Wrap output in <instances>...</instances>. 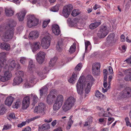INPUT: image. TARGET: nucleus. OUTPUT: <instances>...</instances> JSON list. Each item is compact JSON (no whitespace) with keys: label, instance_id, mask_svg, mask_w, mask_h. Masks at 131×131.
I'll return each mask as SVG.
<instances>
[{"label":"nucleus","instance_id":"f257e3e1","mask_svg":"<svg viewBox=\"0 0 131 131\" xmlns=\"http://www.w3.org/2000/svg\"><path fill=\"white\" fill-rule=\"evenodd\" d=\"M93 81V78L91 75L87 76L85 80L80 78L76 86L78 93L82 94L83 93V89H85V93H89L90 91L91 85Z\"/></svg>","mask_w":131,"mask_h":131},{"label":"nucleus","instance_id":"f03ea898","mask_svg":"<svg viewBox=\"0 0 131 131\" xmlns=\"http://www.w3.org/2000/svg\"><path fill=\"white\" fill-rule=\"evenodd\" d=\"M16 24V21L13 19L10 20L7 24L8 26L5 28V32L4 34L3 38H4L3 40L7 41V39H10L13 37L14 29V27Z\"/></svg>","mask_w":131,"mask_h":131},{"label":"nucleus","instance_id":"7ed1b4c3","mask_svg":"<svg viewBox=\"0 0 131 131\" xmlns=\"http://www.w3.org/2000/svg\"><path fill=\"white\" fill-rule=\"evenodd\" d=\"M76 102V99L71 96L68 97L64 102L62 108L64 112H66L70 110L74 105Z\"/></svg>","mask_w":131,"mask_h":131},{"label":"nucleus","instance_id":"20e7f679","mask_svg":"<svg viewBox=\"0 0 131 131\" xmlns=\"http://www.w3.org/2000/svg\"><path fill=\"white\" fill-rule=\"evenodd\" d=\"M51 36L50 34L47 33L45 37L41 39V45L43 48L47 49L50 46L51 40Z\"/></svg>","mask_w":131,"mask_h":131},{"label":"nucleus","instance_id":"39448f33","mask_svg":"<svg viewBox=\"0 0 131 131\" xmlns=\"http://www.w3.org/2000/svg\"><path fill=\"white\" fill-rule=\"evenodd\" d=\"M38 20L36 19L33 15H30L27 19V24L28 27L31 28L37 25Z\"/></svg>","mask_w":131,"mask_h":131},{"label":"nucleus","instance_id":"423d86ee","mask_svg":"<svg viewBox=\"0 0 131 131\" xmlns=\"http://www.w3.org/2000/svg\"><path fill=\"white\" fill-rule=\"evenodd\" d=\"M9 66L6 64V66L4 67L5 69L8 68V69L12 70L15 68L16 69H18L20 68V65L19 63L16 64L15 61L14 60H10L8 61Z\"/></svg>","mask_w":131,"mask_h":131},{"label":"nucleus","instance_id":"0eeeda50","mask_svg":"<svg viewBox=\"0 0 131 131\" xmlns=\"http://www.w3.org/2000/svg\"><path fill=\"white\" fill-rule=\"evenodd\" d=\"M108 33V30L107 27L105 26H101L97 34L98 37L101 38L105 37Z\"/></svg>","mask_w":131,"mask_h":131},{"label":"nucleus","instance_id":"6e6552de","mask_svg":"<svg viewBox=\"0 0 131 131\" xmlns=\"http://www.w3.org/2000/svg\"><path fill=\"white\" fill-rule=\"evenodd\" d=\"M73 8V6L71 4H69L64 6L62 12L63 16L66 18H67L70 14Z\"/></svg>","mask_w":131,"mask_h":131},{"label":"nucleus","instance_id":"1a4fd4ad","mask_svg":"<svg viewBox=\"0 0 131 131\" xmlns=\"http://www.w3.org/2000/svg\"><path fill=\"white\" fill-rule=\"evenodd\" d=\"M101 65L100 63H93L92 66V73L94 75H98L100 74Z\"/></svg>","mask_w":131,"mask_h":131},{"label":"nucleus","instance_id":"9d476101","mask_svg":"<svg viewBox=\"0 0 131 131\" xmlns=\"http://www.w3.org/2000/svg\"><path fill=\"white\" fill-rule=\"evenodd\" d=\"M46 53L40 51L36 55V59L39 63L41 64L44 61Z\"/></svg>","mask_w":131,"mask_h":131},{"label":"nucleus","instance_id":"9b49d317","mask_svg":"<svg viewBox=\"0 0 131 131\" xmlns=\"http://www.w3.org/2000/svg\"><path fill=\"white\" fill-rule=\"evenodd\" d=\"M6 55V53L4 52L0 53V72L2 70V67L6 64L5 58Z\"/></svg>","mask_w":131,"mask_h":131},{"label":"nucleus","instance_id":"f8f14e48","mask_svg":"<svg viewBox=\"0 0 131 131\" xmlns=\"http://www.w3.org/2000/svg\"><path fill=\"white\" fill-rule=\"evenodd\" d=\"M46 108L45 104L43 103H41L39 104L38 106H36L34 110V112L37 113L43 112Z\"/></svg>","mask_w":131,"mask_h":131},{"label":"nucleus","instance_id":"ddd939ff","mask_svg":"<svg viewBox=\"0 0 131 131\" xmlns=\"http://www.w3.org/2000/svg\"><path fill=\"white\" fill-rule=\"evenodd\" d=\"M121 96L123 97H129L131 96V88L127 87L121 93Z\"/></svg>","mask_w":131,"mask_h":131},{"label":"nucleus","instance_id":"4468645a","mask_svg":"<svg viewBox=\"0 0 131 131\" xmlns=\"http://www.w3.org/2000/svg\"><path fill=\"white\" fill-rule=\"evenodd\" d=\"M49 71V69L46 67H45L41 70L40 71H37L36 72L37 74L40 77L43 79H44L46 78L45 74Z\"/></svg>","mask_w":131,"mask_h":131},{"label":"nucleus","instance_id":"2eb2a0df","mask_svg":"<svg viewBox=\"0 0 131 131\" xmlns=\"http://www.w3.org/2000/svg\"><path fill=\"white\" fill-rule=\"evenodd\" d=\"M40 44L39 42H35L31 45V48L32 51L34 52L40 49Z\"/></svg>","mask_w":131,"mask_h":131},{"label":"nucleus","instance_id":"dca6fc26","mask_svg":"<svg viewBox=\"0 0 131 131\" xmlns=\"http://www.w3.org/2000/svg\"><path fill=\"white\" fill-rule=\"evenodd\" d=\"M52 29L53 33L56 35H58L60 33L59 27L57 24H54L52 25Z\"/></svg>","mask_w":131,"mask_h":131},{"label":"nucleus","instance_id":"f3484780","mask_svg":"<svg viewBox=\"0 0 131 131\" xmlns=\"http://www.w3.org/2000/svg\"><path fill=\"white\" fill-rule=\"evenodd\" d=\"M56 98V96L54 95H48L47 96V103L49 104H51L53 103L54 101H55Z\"/></svg>","mask_w":131,"mask_h":131},{"label":"nucleus","instance_id":"a211bd4d","mask_svg":"<svg viewBox=\"0 0 131 131\" xmlns=\"http://www.w3.org/2000/svg\"><path fill=\"white\" fill-rule=\"evenodd\" d=\"M38 33L37 31H33L30 32L29 35L30 39H35L38 37Z\"/></svg>","mask_w":131,"mask_h":131},{"label":"nucleus","instance_id":"6ab92c4d","mask_svg":"<svg viewBox=\"0 0 131 131\" xmlns=\"http://www.w3.org/2000/svg\"><path fill=\"white\" fill-rule=\"evenodd\" d=\"M22 78L16 76L14 78L13 83V85L15 86L19 84L22 81Z\"/></svg>","mask_w":131,"mask_h":131},{"label":"nucleus","instance_id":"aec40b11","mask_svg":"<svg viewBox=\"0 0 131 131\" xmlns=\"http://www.w3.org/2000/svg\"><path fill=\"white\" fill-rule=\"evenodd\" d=\"M14 98L12 96L8 97L5 101V104L8 106H10L11 105L13 101Z\"/></svg>","mask_w":131,"mask_h":131},{"label":"nucleus","instance_id":"412c9836","mask_svg":"<svg viewBox=\"0 0 131 131\" xmlns=\"http://www.w3.org/2000/svg\"><path fill=\"white\" fill-rule=\"evenodd\" d=\"M26 13V11L24 10L20 12L18 14V17L19 21H22L23 20Z\"/></svg>","mask_w":131,"mask_h":131},{"label":"nucleus","instance_id":"4be33fe9","mask_svg":"<svg viewBox=\"0 0 131 131\" xmlns=\"http://www.w3.org/2000/svg\"><path fill=\"white\" fill-rule=\"evenodd\" d=\"M107 41L109 44L113 43L114 42V35L113 34H111L108 36L106 39Z\"/></svg>","mask_w":131,"mask_h":131},{"label":"nucleus","instance_id":"5701e85b","mask_svg":"<svg viewBox=\"0 0 131 131\" xmlns=\"http://www.w3.org/2000/svg\"><path fill=\"white\" fill-rule=\"evenodd\" d=\"M55 101L62 104L63 102V95L61 94L58 95L56 97Z\"/></svg>","mask_w":131,"mask_h":131},{"label":"nucleus","instance_id":"b1692460","mask_svg":"<svg viewBox=\"0 0 131 131\" xmlns=\"http://www.w3.org/2000/svg\"><path fill=\"white\" fill-rule=\"evenodd\" d=\"M50 126L49 124L46 123L43 124L40 127H39V130L43 131L50 128Z\"/></svg>","mask_w":131,"mask_h":131},{"label":"nucleus","instance_id":"393cba45","mask_svg":"<svg viewBox=\"0 0 131 131\" xmlns=\"http://www.w3.org/2000/svg\"><path fill=\"white\" fill-rule=\"evenodd\" d=\"M62 105L61 104L55 101L53 105V109L54 111H57L60 108Z\"/></svg>","mask_w":131,"mask_h":131},{"label":"nucleus","instance_id":"a878e982","mask_svg":"<svg viewBox=\"0 0 131 131\" xmlns=\"http://www.w3.org/2000/svg\"><path fill=\"white\" fill-rule=\"evenodd\" d=\"M101 24L100 22H95L89 25L90 28L91 29H93L98 27Z\"/></svg>","mask_w":131,"mask_h":131},{"label":"nucleus","instance_id":"bb28decb","mask_svg":"<svg viewBox=\"0 0 131 131\" xmlns=\"http://www.w3.org/2000/svg\"><path fill=\"white\" fill-rule=\"evenodd\" d=\"M78 73L77 72H74L71 78L68 80V81L70 83H73L74 81L76 80L77 74Z\"/></svg>","mask_w":131,"mask_h":131},{"label":"nucleus","instance_id":"cd10ccee","mask_svg":"<svg viewBox=\"0 0 131 131\" xmlns=\"http://www.w3.org/2000/svg\"><path fill=\"white\" fill-rule=\"evenodd\" d=\"M29 96L32 97L33 100V102L32 105L34 106L35 104L37 103L38 100V98L37 95L34 94H31Z\"/></svg>","mask_w":131,"mask_h":131},{"label":"nucleus","instance_id":"c85d7f7f","mask_svg":"<svg viewBox=\"0 0 131 131\" xmlns=\"http://www.w3.org/2000/svg\"><path fill=\"white\" fill-rule=\"evenodd\" d=\"M5 13L6 15L8 16H11L14 14L13 10L10 8H6Z\"/></svg>","mask_w":131,"mask_h":131},{"label":"nucleus","instance_id":"c756f323","mask_svg":"<svg viewBox=\"0 0 131 131\" xmlns=\"http://www.w3.org/2000/svg\"><path fill=\"white\" fill-rule=\"evenodd\" d=\"M7 81L9 80L12 77V74L9 71H6L4 75Z\"/></svg>","mask_w":131,"mask_h":131},{"label":"nucleus","instance_id":"7c9ffc66","mask_svg":"<svg viewBox=\"0 0 131 131\" xmlns=\"http://www.w3.org/2000/svg\"><path fill=\"white\" fill-rule=\"evenodd\" d=\"M29 82L31 83L34 84L36 83V77L34 74L30 76L29 79Z\"/></svg>","mask_w":131,"mask_h":131},{"label":"nucleus","instance_id":"2f4dec72","mask_svg":"<svg viewBox=\"0 0 131 131\" xmlns=\"http://www.w3.org/2000/svg\"><path fill=\"white\" fill-rule=\"evenodd\" d=\"M48 88L46 86H44L40 90V94L41 96L43 95V93H46L47 92Z\"/></svg>","mask_w":131,"mask_h":131},{"label":"nucleus","instance_id":"473e14b6","mask_svg":"<svg viewBox=\"0 0 131 131\" xmlns=\"http://www.w3.org/2000/svg\"><path fill=\"white\" fill-rule=\"evenodd\" d=\"M99 108H100V110L102 111V113H99V115L100 116L108 117L110 115H111V114L110 112H108V114H105L104 113L105 112L103 109L102 108H100V107H99Z\"/></svg>","mask_w":131,"mask_h":131},{"label":"nucleus","instance_id":"72a5a7b5","mask_svg":"<svg viewBox=\"0 0 131 131\" xmlns=\"http://www.w3.org/2000/svg\"><path fill=\"white\" fill-rule=\"evenodd\" d=\"M34 66L35 65L33 63L32 61H30L28 66V70L30 71H31L34 68Z\"/></svg>","mask_w":131,"mask_h":131},{"label":"nucleus","instance_id":"f704fd0d","mask_svg":"<svg viewBox=\"0 0 131 131\" xmlns=\"http://www.w3.org/2000/svg\"><path fill=\"white\" fill-rule=\"evenodd\" d=\"M57 60V58L56 57H54L52 58L49 62V66L53 67L54 65Z\"/></svg>","mask_w":131,"mask_h":131},{"label":"nucleus","instance_id":"c9c22d12","mask_svg":"<svg viewBox=\"0 0 131 131\" xmlns=\"http://www.w3.org/2000/svg\"><path fill=\"white\" fill-rule=\"evenodd\" d=\"M95 96L99 99H101L103 98L104 96V95L100 93L98 90L96 91Z\"/></svg>","mask_w":131,"mask_h":131},{"label":"nucleus","instance_id":"e433bc0d","mask_svg":"<svg viewBox=\"0 0 131 131\" xmlns=\"http://www.w3.org/2000/svg\"><path fill=\"white\" fill-rule=\"evenodd\" d=\"M76 48L75 44L73 43V45H72L69 50V52L71 53H72L74 52Z\"/></svg>","mask_w":131,"mask_h":131},{"label":"nucleus","instance_id":"4c0bfd02","mask_svg":"<svg viewBox=\"0 0 131 131\" xmlns=\"http://www.w3.org/2000/svg\"><path fill=\"white\" fill-rule=\"evenodd\" d=\"M27 58L24 57H21L20 58V61L22 64L24 65L27 62Z\"/></svg>","mask_w":131,"mask_h":131},{"label":"nucleus","instance_id":"58836bf2","mask_svg":"<svg viewBox=\"0 0 131 131\" xmlns=\"http://www.w3.org/2000/svg\"><path fill=\"white\" fill-rule=\"evenodd\" d=\"M80 12L78 10L74 9L73 10L71 13V15L75 17L79 15Z\"/></svg>","mask_w":131,"mask_h":131},{"label":"nucleus","instance_id":"ea45409f","mask_svg":"<svg viewBox=\"0 0 131 131\" xmlns=\"http://www.w3.org/2000/svg\"><path fill=\"white\" fill-rule=\"evenodd\" d=\"M59 4H57L51 8L52 11L53 12H56L58 11L59 9Z\"/></svg>","mask_w":131,"mask_h":131},{"label":"nucleus","instance_id":"a19ab883","mask_svg":"<svg viewBox=\"0 0 131 131\" xmlns=\"http://www.w3.org/2000/svg\"><path fill=\"white\" fill-rule=\"evenodd\" d=\"M82 67V65L81 63H79L75 67L74 70L75 71V72H77V71H80ZM77 73H78V72Z\"/></svg>","mask_w":131,"mask_h":131},{"label":"nucleus","instance_id":"79ce46f5","mask_svg":"<svg viewBox=\"0 0 131 131\" xmlns=\"http://www.w3.org/2000/svg\"><path fill=\"white\" fill-rule=\"evenodd\" d=\"M62 40H59L56 46V48L57 49L59 50L62 47Z\"/></svg>","mask_w":131,"mask_h":131},{"label":"nucleus","instance_id":"37998d69","mask_svg":"<svg viewBox=\"0 0 131 131\" xmlns=\"http://www.w3.org/2000/svg\"><path fill=\"white\" fill-rule=\"evenodd\" d=\"M29 103L22 101V108L24 110L27 109L29 106Z\"/></svg>","mask_w":131,"mask_h":131},{"label":"nucleus","instance_id":"c03bdc74","mask_svg":"<svg viewBox=\"0 0 131 131\" xmlns=\"http://www.w3.org/2000/svg\"><path fill=\"white\" fill-rule=\"evenodd\" d=\"M45 0H34L32 2L33 4H36L37 6L40 5V3Z\"/></svg>","mask_w":131,"mask_h":131},{"label":"nucleus","instance_id":"a18cd8bd","mask_svg":"<svg viewBox=\"0 0 131 131\" xmlns=\"http://www.w3.org/2000/svg\"><path fill=\"white\" fill-rule=\"evenodd\" d=\"M30 96H27L24 97L22 101L24 102H25L30 104Z\"/></svg>","mask_w":131,"mask_h":131},{"label":"nucleus","instance_id":"49530a36","mask_svg":"<svg viewBox=\"0 0 131 131\" xmlns=\"http://www.w3.org/2000/svg\"><path fill=\"white\" fill-rule=\"evenodd\" d=\"M73 123V121L72 120H69L68 123V126L67 127V129H70Z\"/></svg>","mask_w":131,"mask_h":131},{"label":"nucleus","instance_id":"de8ad7c7","mask_svg":"<svg viewBox=\"0 0 131 131\" xmlns=\"http://www.w3.org/2000/svg\"><path fill=\"white\" fill-rule=\"evenodd\" d=\"M21 102L19 101H16L15 104L12 106V107L14 108H18L19 107Z\"/></svg>","mask_w":131,"mask_h":131},{"label":"nucleus","instance_id":"09e8293b","mask_svg":"<svg viewBox=\"0 0 131 131\" xmlns=\"http://www.w3.org/2000/svg\"><path fill=\"white\" fill-rule=\"evenodd\" d=\"M16 74L17 75V76L19 77H21V78L24 75V73L22 71H18Z\"/></svg>","mask_w":131,"mask_h":131},{"label":"nucleus","instance_id":"8fccbe9b","mask_svg":"<svg viewBox=\"0 0 131 131\" xmlns=\"http://www.w3.org/2000/svg\"><path fill=\"white\" fill-rule=\"evenodd\" d=\"M127 75L124 78V80L126 81H128L131 80V76L130 75V74L127 73L126 74Z\"/></svg>","mask_w":131,"mask_h":131},{"label":"nucleus","instance_id":"3c124183","mask_svg":"<svg viewBox=\"0 0 131 131\" xmlns=\"http://www.w3.org/2000/svg\"><path fill=\"white\" fill-rule=\"evenodd\" d=\"M125 121L126 122V126H129L131 127V123L129 122V118L127 117H126L125 119Z\"/></svg>","mask_w":131,"mask_h":131},{"label":"nucleus","instance_id":"603ef678","mask_svg":"<svg viewBox=\"0 0 131 131\" xmlns=\"http://www.w3.org/2000/svg\"><path fill=\"white\" fill-rule=\"evenodd\" d=\"M15 116L14 113L13 112L10 113L7 118L9 120H10V118L14 119L15 118Z\"/></svg>","mask_w":131,"mask_h":131},{"label":"nucleus","instance_id":"864d4df0","mask_svg":"<svg viewBox=\"0 0 131 131\" xmlns=\"http://www.w3.org/2000/svg\"><path fill=\"white\" fill-rule=\"evenodd\" d=\"M6 109L5 108L0 107V115L4 114L6 111Z\"/></svg>","mask_w":131,"mask_h":131},{"label":"nucleus","instance_id":"5fc2aeb1","mask_svg":"<svg viewBox=\"0 0 131 131\" xmlns=\"http://www.w3.org/2000/svg\"><path fill=\"white\" fill-rule=\"evenodd\" d=\"M50 20L49 19L47 21H43V27L44 28L46 27L47 26V25L50 22Z\"/></svg>","mask_w":131,"mask_h":131},{"label":"nucleus","instance_id":"6e6d98bb","mask_svg":"<svg viewBox=\"0 0 131 131\" xmlns=\"http://www.w3.org/2000/svg\"><path fill=\"white\" fill-rule=\"evenodd\" d=\"M11 125L10 124L5 125L4 126L3 130H7L11 128Z\"/></svg>","mask_w":131,"mask_h":131},{"label":"nucleus","instance_id":"4d7b16f0","mask_svg":"<svg viewBox=\"0 0 131 131\" xmlns=\"http://www.w3.org/2000/svg\"><path fill=\"white\" fill-rule=\"evenodd\" d=\"M90 42L88 41H87L85 42V52H86V51L88 47L90 45Z\"/></svg>","mask_w":131,"mask_h":131},{"label":"nucleus","instance_id":"13d9d810","mask_svg":"<svg viewBox=\"0 0 131 131\" xmlns=\"http://www.w3.org/2000/svg\"><path fill=\"white\" fill-rule=\"evenodd\" d=\"M6 46H4V49H3L6 50L7 51L9 50L10 49V47L9 45L6 43L5 45Z\"/></svg>","mask_w":131,"mask_h":131},{"label":"nucleus","instance_id":"bf43d9fd","mask_svg":"<svg viewBox=\"0 0 131 131\" xmlns=\"http://www.w3.org/2000/svg\"><path fill=\"white\" fill-rule=\"evenodd\" d=\"M6 81H7V80L4 76H0V81L4 82Z\"/></svg>","mask_w":131,"mask_h":131},{"label":"nucleus","instance_id":"052dcab7","mask_svg":"<svg viewBox=\"0 0 131 131\" xmlns=\"http://www.w3.org/2000/svg\"><path fill=\"white\" fill-rule=\"evenodd\" d=\"M124 73L125 74H127V73L129 74L131 76V68H129L124 71Z\"/></svg>","mask_w":131,"mask_h":131},{"label":"nucleus","instance_id":"680f3d73","mask_svg":"<svg viewBox=\"0 0 131 131\" xmlns=\"http://www.w3.org/2000/svg\"><path fill=\"white\" fill-rule=\"evenodd\" d=\"M6 43L5 42H2V43H0V48L2 49H4V46H6L5 45Z\"/></svg>","mask_w":131,"mask_h":131},{"label":"nucleus","instance_id":"e2e57ef3","mask_svg":"<svg viewBox=\"0 0 131 131\" xmlns=\"http://www.w3.org/2000/svg\"><path fill=\"white\" fill-rule=\"evenodd\" d=\"M26 124V122H23L20 124H18L17 126L18 127L21 128L23 126H24Z\"/></svg>","mask_w":131,"mask_h":131},{"label":"nucleus","instance_id":"0e129e2a","mask_svg":"<svg viewBox=\"0 0 131 131\" xmlns=\"http://www.w3.org/2000/svg\"><path fill=\"white\" fill-rule=\"evenodd\" d=\"M23 28V27L22 26H19L17 28V30L18 31V32H20Z\"/></svg>","mask_w":131,"mask_h":131},{"label":"nucleus","instance_id":"69168bd1","mask_svg":"<svg viewBox=\"0 0 131 131\" xmlns=\"http://www.w3.org/2000/svg\"><path fill=\"white\" fill-rule=\"evenodd\" d=\"M124 61H126L128 64H131V57L128 59L125 60Z\"/></svg>","mask_w":131,"mask_h":131},{"label":"nucleus","instance_id":"338daca9","mask_svg":"<svg viewBox=\"0 0 131 131\" xmlns=\"http://www.w3.org/2000/svg\"><path fill=\"white\" fill-rule=\"evenodd\" d=\"M44 122L46 123H50L52 121V118H50L48 119H45L44 120Z\"/></svg>","mask_w":131,"mask_h":131},{"label":"nucleus","instance_id":"774afa93","mask_svg":"<svg viewBox=\"0 0 131 131\" xmlns=\"http://www.w3.org/2000/svg\"><path fill=\"white\" fill-rule=\"evenodd\" d=\"M25 86L26 88H29L30 87V84L28 82H26L25 84Z\"/></svg>","mask_w":131,"mask_h":131}]
</instances>
